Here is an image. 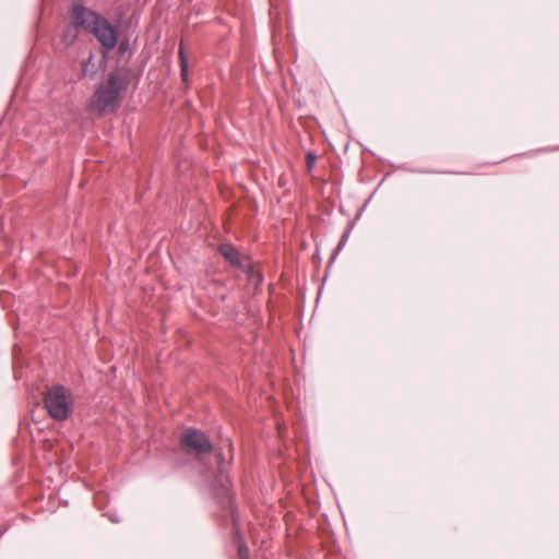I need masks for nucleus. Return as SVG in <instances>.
I'll return each instance as SVG.
<instances>
[{
	"instance_id": "obj_1",
	"label": "nucleus",
	"mask_w": 559,
	"mask_h": 559,
	"mask_svg": "<svg viewBox=\"0 0 559 559\" xmlns=\"http://www.w3.org/2000/svg\"><path fill=\"white\" fill-rule=\"evenodd\" d=\"M72 14L75 27H84L93 33L104 49L109 50L116 46L117 32L106 19L81 5H74Z\"/></svg>"
},
{
	"instance_id": "obj_2",
	"label": "nucleus",
	"mask_w": 559,
	"mask_h": 559,
	"mask_svg": "<svg viewBox=\"0 0 559 559\" xmlns=\"http://www.w3.org/2000/svg\"><path fill=\"white\" fill-rule=\"evenodd\" d=\"M124 88L126 83L123 79L117 73H110L91 97V109L98 114L115 111L121 103V95Z\"/></svg>"
},
{
	"instance_id": "obj_3",
	"label": "nucleus",
	"mask_w": 559,
	"mask_h": 559,
	"mask_svg": "<svg viewBox=\"0 0 559 559\" xmlns=\"http://www.w3.org/2000/svg\"><path fill=\"white\" fill-rule=\"evenodd\" d=\"M44 405L53 419L64 420L72 408L70 393L60 385L50 388L45 394Z\"/></svg>"
},
{
	"instance_id": "obj_4",
	"label": "nucleus",
	"mask_w": 559,
	"mask_h": 559,
	"mask_svg": "<svg viewBox=\"0 0 559 559\" xmlns=\"http://www.w3.org/2000/svg\"><path fill=\"white\" fill-rule=\"evenodd\" d=\"M180 444L188 454L201 456L212 452V444L207 437L198 429L189 428L181 433Z\"/></svg>"
},
{
	"instance_id": "obj_5",
	"label": "nucleus",
	"mask_w": 559,
	"mask_h": 559,
	"mask_svg": "<svg viewBox=\"0 0 559 559\" xmlns=\"http://www.w3.org/2000/svg\"><path fill=\"white\" fill-rule=\"evenodd\" d=\"M219 252L222 253V255L225 257V259L230 261L231 264H236V265L240 264L239 259H238L239 253L233 246L222 245L219 247Z\"/></svg>"
},
{
	"instance_id": "obj_6",
	"label": "nucleus",
	"mask_w": 559,
	"mask_h": 559,
	"mask_svg": "<svg viewBox=\"0 0 559 559\" xmlns=\"http://www.w3.org/2000/svg\"><path fill=\"white\" fill-rule=\"evenodd\" d=\"M97 71L94 57L90 53L88 58L82 62L81 72L83 76H93Z\"/></svg>"
},
{
	"instance_id": "obj_7",
	"label": "nucleus",
	"mask_w": 559,
	"mask_h": 559,
	"mask_svg": "<svg viewBox=\"0 0 559 559\" xmlns=\"http://www.w3.org/2000/svg\"><path fill=\"white\" fill-rule=\"evenodd\" d=\"M179 60H180V68H181V71H180L181 79H182V81L187 82V80H188V63H187V59L183 53L182 46H180V49H179Z\"/></svg>"
},
{
	"instance_id": "obj_8",
	"label": "nucleus",
	"mask_w": 559,
	"mask_h": 559,
	"mask_svg": "<svg viewBox=\"0 0 559 559\" xmlns=\"http://www.w3.org/2000/svg\"><path fill=\"white\" fill-rule=\"evenodd\" d=\"M316 159L317 157L312 153L307 154V166L309 170L313 167Z\"/></svg>"
},
{
	"instance_id": "obj_9",
	"label": "nucleus",
	"mask_w": 559,
	"mask_h": 559,
	"mask_svg": "<svg viewBox=\"0 0 559 559\" xmlns=\"http://www.w3.org/2000/svg\"><path fill=\"white\" fill-rule=\"evenodd\" d=\"M238 551L240 559H246L248 557V549L245 545H239Z\"/></svg>"
}]
</instances>
